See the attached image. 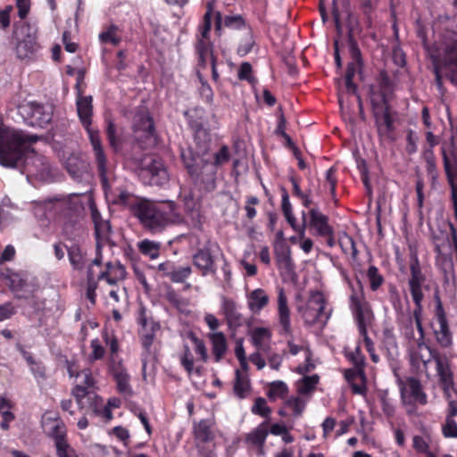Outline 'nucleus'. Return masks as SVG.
<instances>
[{"instance_id": "obj_1", "label": "nucleus", "mask_w": 457, "mask_h": 457, "mask_svg": "<svg viewBox=\"0 0 457 457\" xmlns=\"http://www.w3.org/2000/svg\"><path fill=\"white\" fill-rule=\"evenodd\" d=\"M37 140L35 135H27L22 131L0 126V165L15 168L21 164L29 166L30 162L40 161V157L32 152L30 144Z\"/></svg>"}, {"instance_id": "obj_2", "label": "nucleus", "mask_w": 457, "mask_h": 457, "mask_svg": "<svg viewBox=\"0 0 457 457\" xmlns=\"http://www.w3.org/2000/svg\"><path fill=\"white\" fill-rule=\"evenodd\" d=\"M132 212L143 228L153 234L160 233L169 226L184 221L173 201L156 204L148 200H140L133 204Z\"/></svg>"}, {"instance_id": "obj_3", "label": "nucleus", "mask_w": 457, "mask_h": 457, "mask_svg": "<svg viewBox=\"0 0 457 457\" xmlns=\"http://www.w3.org/2000/svg\"><path fill=\"white\" fill-rule=\"evenodd\" d=\"M430 57L438 89L443 88V75L457 85V42L451 40L442 44L436 48V54L430 53Z\"/></svg>"}, {"instance_id": "obj_4", "label": "nucleus", "mask_w": 457, "mask_h": 457, "mask_svg": "<svg viewBox=\"0 0 457 457\" xmlns=\"http://www.w3.org/2000/svg\"><path fill=\"white\" fill-rule=\"evenodd\" d=\"M18 113L29 126L45 128L53 119L54 106L36 101H24L18 105Z\"/></svg>"}, {"instance_id": "obj_5", "label": "nucleus", "mask_w": 457, "mask_h": 457, "mask_svg": "<svg viewBox=\"0 0 457 457\" xmlns=\"http://www.w3.org/2000/svg\"><path fill=\"white\" fill-rule=\"evenodd\" d=\"M358 283L360 290L353 289L349 298V307L357 322L360 334H366L367 327L373 322L374 313L365 299L361 282Z\"/></svg>"}, {"instance_id": "obj_6", "label": "nucleus", "mask_w": 457, "mask_h": 457, "mask_svg": "<svg viewBox=\"0 0 457 457\" xmlns=\"http://www.w3.org/2000/svg\"><path fill=\"white\" fill-rule=\"evenodd\" d=\"M398 386L402 403L407 408L408 414H411L415 411L416 403L420 405H426L428 403V395L424 392L419 379L413 377L408 378L406 382L399 379Z\"/></svg>"}, {"instance_id": "obj_7", "label": "nucleus", "mask_w": 457, "mask_h": 457, "mask_svg": "<svg viewBox=\"0 0 457 457\" xmlns=\"http://www.w3.org/2000/svg\"><path fill=\"white\" fill-rule=\"evenodd\" d=\"M181 158L188 173L195 179L215 173L212 155L208 153L199 155L187 149L181 152Z\"/></svg>"}, {"instance_id": "obj_8", "label": "nucleus", "mask_w": 457, "mask_h": 457, "mask_svg": "<svg viewBox=\"0 0 457 457\" xmlns=\"http://www.w3.org/2000/svg\"><path fill=\"white\" fill-rule=\"evenodd\" d=\"M325 298L321 292L314 291L310 294V296L304 306L298 308L304 323L308 326H312L318 323L324 324L328 316L324 312Z\"/></svg>"}, {"instance_id": "obj_9", "label": "nucleus", "mask_w": 457, "mask_h": 457, "mask_svg": "<svg viewBox=\"0 0 457 457\" xmlns=\"http://www.w3.org/2000/svg\"><path fill=\"white\" fill-rule=\"evenodd\" d=\"M411 276L408 281L409 289L415 303V317L419 322V316L422 312V301L424 294L422 288L424 287L426 277L422 273L420 262L417 258L413 259L410 264Z\"/></svg>"}, {"instance_id": "obj_10", "label": "nucleus", "mask_w": 457, "mask_h": 457, "mask_svg": "<svg viewBox=\"0 0 457 457\" xmlns=\"http://www.w3.org/2000/svg\"><path fill=\"white\" fill-rule=\"evenodd\" d=\"M5 278L11 290L19 298H29L39 288L37 278L27 273L10 272Z\"/></svg>"}, {"instance_id": "obj_11", "label": "nucleus", "mask_w": 457, "mask_h": 457, "mask_svg": "<svg viewBox=\"0 0 457 457\" xmlns=\"http://www.w3.org/2000/svg\"><path fill=\"white\" fill-rule=\"evenodd\" d=\"M410 363L416 372L428 373V365L435 358V353L425 344L424 339L417 340L408 350Z\"/></svg>"}, {"instance_id": "obj_12", "label": "nucleus", "mask_w": 457, "mask_h": 457, "mask_svg": "<svg viewBox=\"0 0 457 457\" xmlns=\"http://www.w3.org/2000/svg\"><path fill=\"white\" fill-rule=\"evenodd\" d=\"M371 104L378 133L387 135L393 129V120L388 112L386 96L380 93H372Z\"/></svg>"}, {"instance_id": "obj_13", "label": "nucleus", "mask_w": 457, "mask_h": 457, "mask_svg": "<svg viewBox=\"0 0 457 457\" xmlns=\"http://www.w3.org/2000/svg\"><path fill=\"white\" fill-rule=\"evenodd\" d=\"M92 220L95 224V232L96 237V256L92 263L100 265L103 261L101 253L102 245L106 243L111 236L112 228L108 220H103L100 213L95 207H91Z\"/></svg>"}, {"instance_id": "obj_14", "label": "nucleus", "mask_w": 457, "mask_h": 457, "mask_svg": "<svg viewBox=\"0 0 457 457\" xmlns=\"http://www.w3.org/2000/svg\"><path fill=\"white\" fill-rule=\"evenodd\" d=\"M88 137L93 148L95 161L97 166L103 187L105 191L109 188L107 179V159L104 152L98 131H89Z\"/></svg>"}, {"instance_id": "obj_15", "label": "nucleus", "mask_w": 457, "mask_h": 457, "mask_svg": "<svg viewBox=\"0 0 457 457\" xmlns=\"http://www.w3.org/2000/svg\"><path fill=\"white\" fill-rule=\"evenodd\" d=\"M277 318L278 333L284 337H289L293 333L291 326V313L287 304V298L282 287L278 289V310Z\"/></svg>"}, {"instance_id": "obj_16", "label": "nucleus", "mask_w": 457, "mask_h": 457, "mask_svg": "<svg viewBox=\"0 0 457 457\" xmlns=\"http://www.w3.org/2000/svg\"><path fill=\"white\" fill-rule=\"evenodd\" d=\"M436 317L439 325L438 328L434 330L436 340L441 347L449 348L453 345V335L440 300L437 301Z\"/></svg>"}, {"instance_id": "obj_17", "label": "nucleus", "mask_w": 457, "mask_h": 457, "mask_svg": "<svg viewBox=\"0 0 457 457\" xmlns=\"http://www.w3.org/2000/svg\"><path fill=\"white\" fill-rule=\"evenodd\" d=\"M22 30H26V32H23L24 35L22 38L18 39L15 46V53L17 58L20 60L29 61L34 58L38 49L37 37L34 32L30 31L29 27L22 29Z\"/></svg>"}, {"instance_id": "obj_18", "label": "nucleus", "mask_w": 457, "mask_h": 457, "mask_svg": "<svg viewBox=\"0 0 457 457\" xmlns=\"http://www.w3.org/2000/svg\"><path fill=\"white\" fill-rule=\"evenodd\" d=\"M141 176L144 181L151 186L163 187L170 180L169 173L163 163L155 160L142 170Z\"/></svg>"}, {"instance_id": "obj_19", "label": "nucleus", "mask_w": 457, "mask_h": 457, "mask_svg": "<svg viewBox=\"0 0 457 457\" xmlns=\"http://www.w3.org/2000/svg\"><path fill=\"white\" fill-rule=\"evenodd\" d=\"M435 361L445 398L446 400L457 399V390L453 386V373L448 362L439 357L435 358Z\"/></svg>"}, {"instance_id": "obj_20", "label": "nucleus", "mask_w": 457, "mask_h": 457, "mask_svg": "<svg viewBox=\"0 0 457 457\" xmlns=\"http://www.w3.org/2000/svg\"><path fill=\"white\" fill-rule=\"evenodd\" d=\"M309 227L315 229V234L320 237H330L333 235V228L328 224V218L319 209L312 208L309 211Z\"/></svg>"}, {"instance_id": "obj_21", "label": "nucleus", "mask_w": 457, "mask_h": 457, "mask_svg": "<svg viewBox=\"0 0 457 457\" xmlns=\"http://www.w3.org/2000/svg\"><path fill=\"white\" fill-rule=\"evenodd\" d=\"M110 370L116 381L118 391L125 395H130L132 389L129 385V376L121 362H116L112 360L110 365Z\"/></svg>"}, {"instance_id": "obj_22", "label": "nucleus", "mask_w": 457, "mask_h": 457, "mask_svg": "<svg viewBox=\"0 0 457 457\" xmlns=\"http://www.w3.org/2000/svg\"><path fill=\"white\" fill-rule=\"evenodd\" d=\"M42 427L47 436L58 440L66 437V428L63 422L57 417L45 414L42 418Z\"/></svg>"}, {"instance_id": "obj_23", "label": "nucleus", "mask_w": 457, "mask_h": 457, "mask_svg": "<svg viewBox=\"0 0 457 457\" xmlns=\"http://www.w3.org/2000/svg\"><path fill=\"white\" fill-rule=\"evenodd\" d=\"M422 312L419 316V322L415 317V309L411 315H409L405 320H403L400 324V331L408 340H414V326H416L419 332L418 340L424 339L425 331L421 324Z\"/></svg>"}, {"instance_id": "obj_24", "label": "nucleus", "mask_w": 457, "mask_h": 457, "mask_svg": "<svg viewBox=\"0 0 457 457\" xmlns=\"http://www.w3.org/2000/svg\"><path fill=\"white\" fill-rule=\"evenodd\" d=\"M221 311L229 328H237L242 324V314L236 302L226 296L221 297Z\"/></svg>"}, {"instance_id": "obj_25", "label": "nucleus", "mask_w": 457, "mask_h": 457, "mask_svg": "<svg viewBox=\"0 0 457 457\" xmlns=\"http://www.w3.org/2000/svg\"><path fill=\"white\" fill-rule=\"evenodd\" d=\"M126 275L125 267L120 262H107L105 270L98 275V279H104L109 285L114 286L123 281Z\"/></svg>"}, {"instance_id": "obj_26", "label": "nucleus", "mask_w": 457, "mask_h": 457, "mask_svg": "<svg viewBox=\"0 0 457 457\" xmlns=\"http://www.w3.org/2000/svg\"><path fill=\"white\" fill-rule=\"evenodd\" d=\"M77 111L79 117L80 119L81 123L87 129V134H89V131H95L93 129L90 128L91 126V117H92V112H93V105H92V96H79L77 99Z\"/></svg>"}, {"instance_id": "obj_27", "label": "nucleus", "mask_w": 457, "mask_h": 457, "mask_svg": "<svg viewBox=\"0 0 457 457\" xmlns=\"http://www.w3.org/2000/svg\"><path fill=\"white\" fill-rule=\"evenodd\" d=\"M194 265L201 271L203 276H206L209 273H214L216 269L214 265V259L211 254L208 248L200 249L193 256Z\"/></svg>"}, {"instance_id": "obj_28", "label": "nucleus", "mask_w": 457, "mask_h": 457, "mask_svg": "<svg viewBox=\"0 0 457 457\" xmlns=\"http://www.w3.org/2000/svg\"><path fill=\"white\" fill-rule=\"evenodd\" d=\"M247 307L254 314L260 313L270 303V296L262 288H256L246 295Z\"/></svg>"}, {"instance_id": "obj_29", "label": "nucleus", "mask_w": 457, "mask_h": 457, "mask_svg": "<svg viewBox=\"0 0 457 457\" xmlns=\"http://www.w3.org/2000/svg\"><path fill=\"white\" fill-rule=\"evenodd\" d=\"M68 205L69 202L67 199L64 198L37 202L35 203L33 205V212L36 217L42 219L44 217H46L47 212H50L52 210H64L68 207Z\"/></svg>"}, {"instance_id": "obj_30", "label": "nucleus", "mask_w": 457, "mask_h": 457, "mask_svg": "<svg viewBox=\"0 0 457 457\" xmlns=\"http://www.w3.org/2000/svg\"><path fill=\"white\" fill-rule=\"evenodd\" d=\"M448 403L445 423L443 426V434L445 437H457V423L453 420L457 416V399L446 400Z\"/></svg>"}, {"instance_id": "obj_31", "label": "nucleus", "mask_w": 457, "mask_h": 457, "mask_svg": "<svg viewBox=\"0 0 457 457\" xmlns=\"http://www.w3.org/2000/svg\"><path fill=\"white\" fill-rule=\"evenodd\" d=\"M275 257L278 269L290 272L294 270V262L291 257L290 247L285 243H279L275 245Z\"/></svg>"}, {"instance_id": "obj_32", "label": "nucleus", "mask_w": 457, "mask_h": 457, "mask_svg": "<svg viewBox=\"0 0 457 457\" xmlns=\"http://www.w3.org/2000/svg\"><path fill=\"white\" fill-rule=\"evenodd\" d=\"M195 52L198 58V67L204 69L207 67L209 60L214 58L212 53V45L210 39L197 38L195 44Z\"/></svg>"}, {"instance_id": "obj_33", "label": "nucleus", "mask_w": 457, "mask_h": 457, "mask_svg": "<svg viewBox=\"0 0 457 457\" xmlns=\"http://www.w3.org/2000/svg\"><path fill=\"white\" fill-rule=\"evenodd\" d=\"M223 25L233 29H244V31L247 29L241 15H227L223 19L221 13L218 12L215 16V30L220 32Z\"/></svg>"}, {"instance_id": "obj_34", "label": "nucleus", "mask_w": 457, "mask_h": 457, "mask_svg": "<svg viewBox=\"0 0 457 457\" xmlns=\"http://www.w3.org/2000/svg\"><path fill=\"white\" fill-rule=\"evenodd\" d=\"M209 339L215 361L218 362L222 359L228 350L226 337L222 332H212L209 334Z\"/></svg>"}, {"instance_id": "obj_35", "label": "nucleus", "mask_w": 457, "mask_h": 457, "mask_svg": "<svg viewBox=\"0 0 457 457\" xmlns=\"http://www.w3.org/2000/svg\"><path fill=\"white\" fill-rule=\"evenodd\" d=\"M134 129L136 132H143L145 138L154 136V125L148 113H139L135 116Z\"/></svg>"}, {"instance_id": "obj_36", "label": "nucleus", "mask_w": 457, "mask_h": 457, "mask_svg": "<svg viewBox=\"0 0 457 457\" xmlns=\"http://www.w3.org/2000/svg\"><path fill=\"white\" fill-rule=\"evenodd\" d=\"M251 338L258 350L266 352L270 347L271 333L268 328H256L252 331Z\"/></svg>"}, {"instance_id": "obj_37", "label": "nucleus", "mask_w": 457, "mask_h": 457, "mask_svg": "<svg viewBox=\"0 0 457 457\" xmlns=\"http://www.w3.org/2000/svg\"><path fill=\"white\" fill-rule=\"evenodd\" d=\"M185 208L187 212V217L190 219L188 224L195 228H200L201 227V215L199 211L196 209L197 203L195 201L191 195L184 197Z\"/></svg>"}, {"instance_id": "obj_38", "label": "nucleus", "mask_w": 457, "mask_h": 457, "mask_svg": "<svg viewBox=\"0 0 457 457\" xmlns=\"http://www.w3.org/2000/svg\"><path fill=\"white\" fill-rule=\"evenodd\" d=\"M179 361L180 364L189 376L193 374H201V369L199 367H195L194 356L191 348L187 344L183 345L182 352L179 354Z\"/></svg>"}, {"instance_id": "obj_39", "label": "nucleus", "mask_w": 457, "mask_h": 457, "mask_svg": "<svg viewBox=\"0 0 457 457\" xmlns=\"http://www.w3.org/2000/svg\"><path fill=\"white\" fill-rule=\"evenodd\" d=\"M213 421L212 420H202L194 425V434L196 439L202 442H208L213 438L212 428Z\"/></svg>"}, {"instance_id": "obj_40", "label": "nucleus", "mask_w": 457, "mask_h": 457, "mask_svg": "<svg viewBox=\"0 0 457 457\" xmlns=\"http://www.w3.org/2000/svg\"><path fill=\"white\" fill-rule=\"evenodd\" d=\"M137 248L142 254L155 260L160 255L161 244L153 240L144 239L137 243Z\"/></svg>"}, {"instance_id": "obj_41", "label": "nucleus", "mask_w": 457, "mask_h": 457, "mask_svg": "<svg viewBox=\"0 0 457 457\" xmlns=\"http://www.w3.org/2000/svg\"><path fill=\"white\" fill-rule=\"evenodd\" d=\"M254 44L255 41L251 30L249 29H245L237 46V54L240 56L248 54L252 51Z\"/></svg>"}, {"instance_id": "obj_42", "label": "nucleus", "mask_w": 457, "mask_h": 457, "mask_svg": "<svg viewBox=\"0 0 457 457\" xmlns=\"http://www.w3.org/2000/svg\"><path fill=\"white\" fill-rule=\"evenodd\" d=\"M118 31L119 28L117 26L110 25L99 34V40L104 44L117 46L120 42V37Z\"/></svg>"}, {"instance_id": "obj_43", "label": "nucleus", "mask_w": 457, "mask_h": 457, "mask_svg": "<svg viewBox=\"0 0 457 457\" xmlns=\"http://www.w3.org/2000/svg\"><path fill=\"white\" fill-rule=\"evenodd\" d=\"M351 54L353 61L347 65L345 79H353L357 70L361 66V52L354 45L351 46Z\"/></svg>"}, {"instance_id": "obj_44", "label": "nucleus", "mask_w": 457, "mask_h": 457, "mask_svg": "<svg viewBox=\"0 0 457 457\" xmlns=\"http://www.w3.org/2000/svg\"><path fill=\"white\" fill-rule=\"evenodd\" d=\"M345 356L353 363L360 376H364L365 358L361 353L360 346H356L354 351L346 353Z\"/></svg>"}, {"instance_id": "obj_45", "label": "nucleus", "mask_w": 457, "mask_h": 457, "mask_svg": "<svg viewBox=\"0 0 457 457\" xmlns=\"http://www.w3.org/2000/svg\"><path fill=\"white\" fill-rule=\"evenodd\" d=\"M267 436L268 429L264 424H262L248 435L247 441L254 445L262 446Z\"/></svg>"}, {"instance_id": "obj_46", "label": "nucleus", "mask_w": 457, "mask_h": 457, "mask_svg": "<svg viewBox=\"0 0 457 457\" xmlns=\"http://www.w3.org/2000/svg\"><path fill=\"white\" fill-rule=\"evenodd\" d=\"M69 260L71 265L77 269H82L85 262V255L78 245H72L68 249Z\"/></svg>"}, {"instance_id": "obj_47", "label": "nucleus", "mask_w": 457, "mask_h": 457, "mask_svg": "<svg viewBox=\"0 0 457 457\" xmlns=\"http://www.w3.org/2000/svg\"><path fill=\"white\" fill-rule=\"evenodd\" d=\"M187 337L190 340L195 352L199 354L200 360L206 362L208 360V352L204 342L192 332L187 335Z\"/></svg>"}, {"instance_id": "obj_48", "label": "nucleus", "mask_w": 457, "mask_h": 457, "mask_svg": "<svg viewBox=\"0 0 457 457\" xmlns=\"http://www.w3.org/2000/svg\"><path fill=\"white\" fill-rule=\"evenodd\" d=\"M318 382V375L306 376L298 382L297 390L300 394H308L315 388Z\"/></svg>"}, {"instance_id": "obj_49", "label": "nucleus", "mask_w": 457, "mask_h": 457, "mask_svg": "<svg viewBox=\"0 0 457 457\" xmlns=\"http://www.w3.org/2000/svg\"><path fill=\"white\" fill-rule=\"evenodd\" d=\"M367 277L369 278L370 287L372 291H377L384 283V278L379 274L376 266H370L367 270Z\"/></svg>"}, {"instance_id": "obj_50", "label": "nucleus", "mask_w": 457, "mask_h": 457, "mask_svg": "<svg viewBox=\"0 0 457 457\" xmlns=\"http://www.w3.org/2000/svg\"><path fill=\"white\" fill-rule=\"evenodd\" d=\"M249 382L245 378L241 377L239 370L236 371V380L234 383V392L239 398L246 396L249 391Z\"/></svg>"}, {"instance_id": "obj_51", "label": "nucleus", "mask_w": 457, "mask_h": 457, "mask_svg": "<svg viewBox=\"0 0 457 457\" xmlns=\"http://www.w3.org/2000/svg\"><path fill=\"white\" fill-rule=\"evenodd\" d=\"M444 164H445V170L447 174L450 185L452 187V199L453 202L454 215L457 220V186L453 182V178L451 174L450 162L445 153H444Z\"/></svg>"}, {"instance_id": "obj_52", "label": "nucleus", "mask_w": 457, "mask_h": 457, "mask_svg": "<svg viewBox=\"0 0 457 457\" xmlns=\"http://www.w3.org/2000/svg\"><path fill=\"white\" fill-rule=\"evenodd\" d=\"M287 221L290 224L292 228L298 233L300 239L304 238L305 237V230L307 228L306 223V213L304 212H302V217H303V223L301 225L296 224V219L294 216L293 213H290V215H285Z\"/></svg>"}, {"instance_id": "obj_53", "label": "nucleus", "mask_w": 457, "mask_h": 457, "mask_svg": "<svg viewBox=\"0 0 457 457\" xmlns=\"http://www.w3.org/2000/svg\"><path fill=\"white\" fill-rule=\"evenodd\" d=\"M191 273L192 269L189 266H174L170 280L174 283H183L191 275Z\"/></svg>"}, {"instance_id": "obj_54", "label": "nucleus", "mask_w": 457, "mask_h": 457, "mask_svg": "<svg viewBox=\"0 0 457 457\" xmlns=\"http://www.w3.org/2000/svg\"><path fill=\"white\" fill-rule=\"evenodd\" d=\"M251 411L253 414L260 415L264 418H268L271 413L270 408L267 405L266 400L262 397L255 399Z\"/></svg>"}, {"instance_id": "obj_55", "label": "nucleus", "mask_w": 457, "mask_h": 457, "mask_svg": "<svg viewBox=\"0 0 457 457\" xmlns=\"http://www.w3.org/2000/svg\"><path fill=\"white\" fill-rule=\"evenodd\" d=\"M288 392V387L283 381H274L270 383V390L268 393L269 397L278 398L284 397Z\"/></svg>"}, {"instance_id": "obj_56", "label": "nucleus", "mask_w": 457, "mask_h": 457, "mask_svg": "<svg viewBox=\"0 0 457 457\" xmlns=\"http://www.w3.org/2000/svg\"><path fill=\"white\" fill-rule=\"evenodd\" d=\"M305 404V401L299 396L291 397L286 403V405L293 410L295 416H300L303 413Z\"/></svg>"}, {"instance_id": "obj_57", "label": "nucleus", "mask_w": 457, "mask_h": 457, "mask_svg": "<svg viewBox=\"0 0 457 457\" xmlns=\"http://www.w3.org/2000/svg\"><path fill=\"white\" fill-rule=\"evenodd\" d=\"M212 158V164L214 171L216 170V167L228 162L229 160V149L228 146L223 145L219 152H217Z\"/></svg>"}, {"instance_id": "obj_58", "label": "nucleus", "mask_w": 457, "mask_h": 457, "mask_svg": "<svg viewBox=\"0 0 457 457\" xmlns=\"http://www.w3.org/2000/svg\"><path fill=\"white\" fill-rule=\"evenodd\" d=\"M237 76L240 80H247L252 85L256 81L255 78L252 76V65L247 62L240 65Z\"/></svg>"}, {"instance_id": "obj_59", "label": "nucleus", "mask_w": 457, "mask_h": 457, "mask_svg": "<svg viewBox=\"0 0 457 457\" xmlns=\"http://www.w3.org/2000/svg\"><path fill=\"white\" fill-rule=\"evenodd\" d=\"M382 411L386 416L391 418L395 415V409L392 401L387 397L386 392H384L379 396Z\"/></svg>"}, {"instance_id": "obj_60", "label": "nucleus", "mask_w": 457, "mask_h": 457, "mask_svg": "<svg viewBox=\"0 0 457 457\" xmlns=\"http://www.w3.org/2000/svg\"><path fill=\"white\" fill-rule=\"evenodd\" d=\"M56 453L58 457H69L71 452V447L67 442L66 437L59 438L54 441Z\"/></svg>"}, {"instance_id": "obj_61", "label": "nucleus", "mask_w": 457, "mask_h": 457, "mask_svg": "<svg viewBox=\"0 0 457 457\" xmlns=\"http://www.w3.org/2000/svg\"><path fill=\"white\" fill-rule=\"evenodd\" d=\"M413 448L421 453L428 454V453H431L429 451L428 440L427 437L421 436H415L412 439Z\"/></svg>"}, {"instance_id": "obj_62", "label": "nucleus", "mask_w": 457, "mask_h": 457, "mask_svg": "<svg viewBox=\"0 0 457 457\" xmlns=\"http://www.w3.org/2000/svg\"><path fill=\"white\" fill-rule=\"evenodd\" d=\"M76 378L80 379L79 385L87 386L88 388H93L95 386V378L92 376V373L89 370H83L79 373L76 375Z\"/></svg>"}, {"instance_id": "obj_63", "label": "nucleus", "mask_w": 457, "mask_h": 457, "mask_svg": "<svg viewBox=\"0 0 457 457\" xmlns=\"http://www.w3.org/2000/svg\"><path fill=\"white\" fill-rule=\"evenodd\" d=\"M90 346L92 348V353L89 355V359L91 361H96L102 359L104 355V349L101 345L99 340L97 338L93 339L90 343Z\"/></svg>"}, {"instance_id": "obj_64", "label": "nucleus", "mask_w": 457, "mask_h": 457, "mask_svg": "<svg viewBox=\"0 0 457 457\" xmlns=\"http://www.w3.org/2000/svg\"><path fill=\"white\" fill-rule=\"evenodd\" d=\"M88 387L82 385H76L72 389V395L75 397L78 405L82 406L83 399L88 395Z\"/></svg>"}]
</instances>
